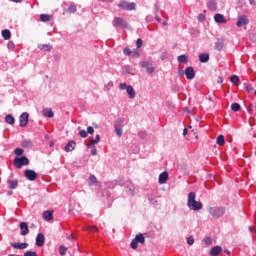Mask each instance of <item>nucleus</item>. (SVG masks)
Segmentation results:
<instances>
[{"instance_id": "f257e3e1", "label": "nucleus", "mask_w": 256, "mask_h": 256, "mask_svg": "<svg viewBox=\"0 0 256 256\" xmlns=\"http://www.w3.org/2000/svg\"><path fill=\"white\" fill-rule=\"evenodd\" d=\"M196 194L195 192H190L188 194V207L192 209V211H199L203 209V204L197 200H195Z\"/></svg>"}, {"instance_id": "f03ea898", "label": "nucleus", "mask_w": 256, "mask_h": 256, "mask_svg": "<svg viewBox=\"0 0 256 256\" xmlns=\"http://www.w3.org/2000/svg\"><path fill=\"white\" fill-rule=\"evenodd\" d=\"M29 163V158H27V156L16 157L13 161L14 167H16V169H21V167L27 166Z\"/></svg>"}, {"instance_id": "7ed1b4c3", "label": "nucleus", "mask_w": 256, "mask_h": 256, "mask_svg": "<svg viewBox=\"0 0 256 256\" xmlns=\"http://www.w3.org/2000/svg\"><path fill=\"white\" fill-rule=\"evenodd\" d=\"M118 7L123 11H135L137 5L133 2H127L125 0H122L119 2Z\"/></svg>"}, {"instance_id": "20e7f679", "label": "nucleus", "mask_w": 256, "mask_h": 256, "mask_svg": "<svg viewBox=\"0 0 256 256\" xmlns=\"http://www.w3.org/2000/svg\"><path fill=\"white\" fill-rule=\"evenodd\" d=\"M114 27H120L121 29H129V23L122 17H115L113 20Z\"/></svg>"}, {"instance_id": "39448f33", "label": "nucleus", "mask_w": 256, "mask_h": 256, "mask_svg": "<svg viewBox=\"0 0 256 256\" xmlns=\"http://www.w3.org/2000/svg\"><path fill=\"white\" fill-rule=\"evenodd\" d=\"M210 214L214 219H219V217H223L225 215V208H210Z\"/></svg>"}, {"instance_id": "423d86ee", "label": "nucleus", "mask_w": 256, "mask_h": 256, "mask_svg": "<svg viewBox=\"0 0 256 256\" xmlns=\"http://www.w3.org/2000/svg\"><path fill=\"white\" fill-rule=\"evenodd\" d=\"M29 123V113L24 112L19 117V125L20 127H27Z\"/></svg>"}, {"instance_id": "0eeeda50", "label": "nucleus", "mask_w": 256, "mask_h": 256, "mask_svg": "<svg viewBox=\"0 0 256 256\" xmlns=\"http://www.w3.org/2000/svg\"><path fill=\"white\" fill-rule=\"evenodd\" d=\"M24 176L26 177V179H28V181H35V179H37V174L35 173V171L29 169H26L24 171Z\"/></svg>"}, {"instance_id": "6e6552de", "label": "nucleus", "mask_w": 256, "mask_h": 256, "mask_svg": "<svg viewBox=\"0 0 256 256\" xmlns=\"http://www.w3.org/2000/svg\"><path fill=\"white\" fill-rule=\"evenodd\" d=\"M184 75L188 80L195 79V69L193 67H187L184 71Z\"/></svg>"}, {"instance_id": "1a4fd4ad", "label": "nucleus", "mask_w": 256, "mask_h": 256, "mask_svg": "<svg viewBox=\"0 0 256 256\" xmlns=\"http://www.w3.org/2000/svg\"><path fill=\"white\" fill-rule=\"evenodd\" d=\"M237 27H243V25H249V18L246 15H242L238 18L236 23Z\"/></svg>"}, {"instance_id": "9d476101", "label": "nucleus", "mask_w": 256, "mask_h": 256, "mask_svg": "<svg viewBox=\"0 0 256 256\" xmlns=\"http://www.w3.org/2000/svg\"><path fill=\"white\" fill-rule=\"evenodd\" d=\"M20 235H22V237L29 235V226L27 225V222L20 223Z\"/></svg>"}, {"instance_id": "9b49d317", "label": "nucleus", "mask_w": 256, "mask_h": 256, "mask_svg": "<svg viewBox=\"0 0 256 256\" xmlns=\"http://www.w3.org/2000/svg\"><path fill=\"white\" fill-rule=\"evenodd\" d=\"M36 245H37V247H43V245H45V236L43 235V233L37 234Z\"/></svg>"}, {"instance_id": "f8f14e48", "label": "nucleus", "mask_w": 256, "mask_h": 256, "mask_svg": "<svg viewBox=\"0 0 256 256\" xmlns=\"http://www.w3.org/2000/svg\"><path fill=\"white\" fill-rule=\"evenodd\" d=\"M141 66L147 70V73H149V74L155 73V68H153V64L145 61V62H142Z\"/></svg>"}, {"instance_id": "ddd939ff", "label": "nucleus", "mask_w": 256, "mask_h": 256, "mask_svg": "<svg viewBox=\"0 0 256 256\" xmlns=\"http://www.w3.org/2000/svg\"><path fill=\"white\" fill-rule=\"evenodd\" d=\"M169 179V173L167 172H162L160 175H159V180L158 182L160 183V185H163L165 183H167Z\"/></svg>"}, {"instance_id": "4468645a", "label": "nucleus", "mask_w": 256, "mask_h": 256, "mask_svg": "<svg viewBox=\"0 0 256 256\" xmlns=\"http://www.w3.org/2000/svg\"><path fill=\"white\" fill-rule=\"evenodd\" d=\"M11 247L14 249H27L29 247L28 243H11Z\"/></svg>"}, {"instance_id": "2eb2a0df", "label": "nucleus", "mask_w": 256, "mask_h": 256, "mask_svg": "<svg viewBox=\"0 0 256 256\" xmlns=\"http://www.w3.org/2000/svg\"><path fill=\"white\" fill-rule=\"evenodd\" d=\"M221 251H223V249L220 246H215L210 250V255L217 256L219 253H221Z\"/></svg>"}, {"instance_id": "dca6fc26", "label": "nucleus", "mask_w": 256, "mask_h": 256, "mask_svg": "<svg viewBox=\"0 0 256 256\" xmlns=\"http://www.w3.org/2000/svg\"><path fill=\"white\" fill-rule=\"evenodd\" d=\"M43 219H45V221H51L53 220V211L47 210L43 213Z\"/></svg>"}, {"instance_id": "f3484780", "label": "nucleus", "mask_w": 256, "mask_h": 256, "mask_svg": "<svg viewBox=\"0 0 256 256\" xmlns=\"http://www.w3.org/2000/svg\"><path fill=\"white\" fill-rule=\"evenodd\" d=\"M75 145V141H69L68 144L65 146V151H67V153H71V151L75 149Z\"/></svg>"}, {"instance_id": "a211bd4d", "label": "nucleus", "mask_w": 256, "mask_h": 256, "mask_svg": "<svg viewBox=\"0 0 256 256\" xmlns=\"http://www.w3.org/2000/svg\"><path fill=\"white\" fill-rule=\"evenodd\" d=\"M223 47H225V42H223V40H221V39H218L215 44V49L217 51H222Z\"/></svg>"}, {"instance_id": "6ab92c4d", "label": "nucleus", "mask_w": 256, "mask_h": 256, "mask_svg": "<svg viewBox=\"0 0 256 256\" xmlns=\"http://www.w3.org/2000/svg\"><path fill=\"white\" fill-rule=\"evenodd\" d=\"M101 141V136L97 134L94 139L90 140V144H88V147H93L94 145H97Z\"/></svg>"}, {"instance_id": "aec40b11", "label": "nucleus", "mask_w": 256, "mask_h": 256, "mask_svg": "<svg viewBox=\"0 0 256 256\" xmlns=\"http://www.w3.org/2000/svg\"><path fill=\"white\" fill-rule=\"evenodd\" d=\"M214 21L216 23H225V16H223L222 14H215Z\"/></svg>"}, {"instance_id": "412c9836", "label": "nucleus", "mask_w": 256, "mask_h": 256, "mask_svg": "<svg viewBox=\"0 0 256 256\" xmlns=\"http://www.w3.org/2000/svg\"><path fill=\"white\" fill-rule=\"evenodd\" d=\"M126 92L128 93L130 99H135V89H133V86H128Z\"/></svg>"}, {"instance_id": "4be33fe9", "label": "nucleus", "mask_w": 256, "mask_h": 256, "mask_svg": "<svg viewBox=\"0 0 256 256\" xmlns=\"http://www.w3.org/2000/svg\"><path fill=\"white\" fill-rule=\"evenodd\" d=\"M5 121L8 123V125H15V117H13L11 114L6 115Z\"/></svg>"}, {"instance_id": "5701e85b", "label": "nucleus", "mask_w": 256, "mask_h": 256, "mask_svg": "<svg viewBox=\"0 0 256 256\" xmlns=\"http://www.w3.org/2000/svg\"><path fill=\"white\" fill-rule=\"evenodd\" d=\"M2 37L5 41H9V39H11V31L7 29L2 30Z\"/></svg>"}, {"instance_id": "b1692460", "label": "nucleus", "mask_w": 256, "mask_h": 256, "mask_svg": "<svg viewBox=\"0 0 256 256\" xmlns=\"http://www.w3.org/2000/svg\"><path fill=\"white\" fill-rule=\"evenodd\" d=\"M199 61L200 63H207V61H209V54L207 53L200 54Z\"/></svg>"}, {"instance_id": "393cba45", "label": "nucleus", "mask_w": 256, "mask_h": 256, "mask_svg": "<svg viewBox=\"0 0 256 256\" xmlns=\"http://www.w3.org/2000/svg\"><path fill=\"white\" fill-rule=\"evenodd\" d=\"M22 147H25L26 149H31L33 147V142L31 140H23L21 142Z\"/></svg>"}, {"instance_id": "a878e982", "label": "nucleus", "mask_w": 256, "mask_h": 256, "mask_svg": "<svg viewBox=\"0 0 256 256\" xmlns=\"http://www.w3.org/2000/svg\"><path fill=\"white\" fill-rule=\"evenodd\" d=\"M39 49L41 51H51V49H53V46H51V44H40Z\"/></svg>"}, {"instance_id": "bb28decb", "label": "nucleus", "mask_w": 256, "mask_h": 256, "mask_svg": "<svg viewBox=\"0 0 256 256\" xmlns=\"http://www.w3.org/2000/svg\"><path fill=\"white\" fill-rule=\"evenodd\" d=\"M88 185H90V186L97 185V177H95V175L89 176Z\"/></svg>"}, {"instance_id": "cd10ccee", "label": "nucleus", "mask_w": 256, "mask_h": 256, "mask_svg": "<svg viewBox=\"0 0 256 256\" xmlns=\"http://www.w3.org/2000/svg\"><path fill=\"white\" fill-rule=\"evenodd\" d=\"M40 21H42L43 23H47L51 21V16L49 14H41Z\"/></svg>"}, {"instance_id": "c85d7f7f", "label": "nucleus", "mask_w": 256, "mask_h": 256, "mask_svg": "<svg viewBox=\"0 0 256 256\" xmlns=\"http://www.w3.org/2000/svg\"><path fill=\"white\" fill-rule=\"evenodd\" d=\"M44 116L49 117L50 119L54 117L55 113L51 109H44L43 110Z\"/></svg>"}, {"instance_id": "c756f323", "label": "nucleus", "mask_w": 256, "mask_h": 256, "mask_svg": "<svg viewBox=\"0 0 256 256\" xmlns=\"http://www.w3.org/2000/svg\"><path fill=\"white\" fill-rule=\"evenodd\" d=\"M208 9H210V11H217V3L214 1H210L208 2Z\"/></svg>"}, {"instance_id": "7c9ffc66", "label": "nucleus", "mask_w": 256, "mask_h": 256, "mask_svg": "<svg viewBox=\"0 0 256 256\" xmlns=\"http://www.w3.org/2000/svg\"><path fill=\"white\" fill-rule=\"evenodd\" d=\"M9 189H15L19 182L17 180H8Z\"/></svg>"}, {"instance_id": "2f4dec72", "label": "nucleus", "mask_w": 256, "mask_h": 256, "mask_svg": "<svg viewBox=\"0 0 256 256\" xmlns=\"http://www.w3.org/2000/svg\"><path fill=\"white\" fill-rule=\"evenodd\" d=\"M217 145L222 147V145H225V136L219 135L216 141Z\"/></svg>"}, {"instance_id": "473e14b6", "label": "nucleus", "mask_w": 256, "mask_h": 256, "mask_svg": "<svg viewBox=\"0 0 256 256\" xmlns=\"http://www.w3.org/2000/svg\"><path fill=\"white\" fill-rule=\"evenodd\" d=\"M84 231H91L92 233H97V231H99V228H97V226H86L84 227Z\"/></svg>"}, {"instance_id": "72a5a7b5", "label": "nucleus", "mask_w": 256, "mask_h": 256, "mask_svg": "<svg viewBox=\"0 0 256 256\" xmlns=\"http://www.w3.org/2000/svg\"><path fill=\"white\" fill-rule=\"evenodd\" d=\"M65 13H75L77 11V6L75 4H71L68 9L64 10Z\"/></svg>"}, {"instance_id": "f704fd0d", "label": "nucleus", "mask_w": 256, "mask_h": 256, "mask_svg": "<svg viewBox=\"0 0 256 256\" xmlns=\"http://www.w3.org/2000/svg\"><path fill=\"white\" fill-rule=\"evenodd\" d=\"M115 132L118 137H121V135H123V129L121 128L120 125L115 124Z\"/></svg>"}, {"instance_id": "c9c22d12", "label": "nucleus", "mask_w": 256, "mask_h": 256, "mask_svg": "<svg viewBox=\"0 0 256 256\" xmlns=\"http://www.w3.org/2000/svg\"><path fill=\"white\" fill-rule=\"evenodd\" d=\"M138 243H145V236L143 234H138L134 238Z\"/></svg>"}, {"instance_id": "e433bc0d", "label": "nucleus", "mask_w": 256, "mask_h": 256, "mask_svg": "<svg viewBox=\"0 0 256 256\" xmlns=\"http://www.w3.org/2000/svg\"><path fill=\"white\" fill-rule=\"evenodd\" d=\"M231 109L234 111V112H237V111H241V105L239 103H233L231 105Z\"/></svg>"}, {"instance_id": "4c0bfd02", "label": "nucleus", "mask_w": 256, "mask_h": 256, "mask_svg": "<svg viewBox=\"0 0 256 256\" xmlns=\"http://www.w3.org/2000/svg\"><path fill=\"white\" fill-rule=\"evenodd\" d=\"M230 81H231V83H233L234 85H238V84H239V76H237V75L231 76Z\"/></svg>"}, {"instance_id": "58836bf2", "label": "nucleus", "mask_w": 256, "mask_h": 256, "mask_svg": "<svg viewBox=\"0 0 256 256\" xmlns=\"http://www.w3.org/2000/svg\"><path fill=\"white\" fill-rule=\"evenodd\" d=\"M188 59H187V55H180L178 56V62L179 63H187Z\"/></svg>"}, {"instance_id": "ea45409f", "label": "nucleus", "mask_w": 256, "mask_h": 256, "mask_svg": "<svg viewBox=\"0 0 256 256\" xmlns=\"http://www.w3.org/2000/svg\"><path fill=\"white\" fill-rule=\"evenodd\" d=\"M136 47L137 49H141L143 47V40L141 38L136 40Z\"/></svg>"}, {"instance_id": "a19ab883", "label": "nucleus", "mask_w": 256, "mask_h": 256, "mask_svg": "<svg viewBox=\"0 0 256 256\" xmlns=\"http://www.w3.org/2000/svg\"><path fill=\"white\" fill-rule=\"evenodd\" d=\"M14 153H15V155H17L19 157V156L23 155L24 151L22 148H16L14 150Z\"/></svg>"}, {"instance_id": "79ce46f5", "label": "nucleus", "mask_w": 256, "mask_h": 256, "mask_svg": "<svg viewBox=\"0 0 256 256\" xmlns=\"http://www.w3.org/2000/svg\"><path fill=\"white\" fill-rule=\"evenodd\" d=\"M59 253H60V255H65V253H67V247H65V246H60V248H59Z\"/></svg>"}, {"instance_id": "37998d69", "label": "nucleus", "mask_w": 256, "mask_h": 256, "mask_svg": "<svg viewBox=\"0 0 256 256\" xmlns=\"http://www.w3.org/2000/svg\"><path fill=\"white\" fill-rule=\"evenodd\" d=\"M130 247H131V249H137L138 242L135 240V238L132 240Z\"/></svg>"}, {"instance_id": "c03bdc74", "label": "nucleus", "mask_w": 256, "mask_h": 256, "mask_svg": "<svg viewBox=\"0 0 256 256\" xmlns=\"http://www.w3.org/2000/svg\"><path fill=\"white\" fill-rule=\"evenodd\" d=\"M204 243H205V245H211V244L213 243V240H211L210 237H206V238L204 239Z\"/></svg>"}, {"instance_id": "a18cd8bd", "label": "nucleus", "mask_w": 256, "mask_h": 256, "mask_svg": "<svg viewBox=\"0 0 256 256\" xmlns=\"http://www.w3.org/2000/svg\"><path fill=\"white\" fill-rule=\"evenodd\" d=\"M24 256H37V252L27 251L26 253H24Z\"/></svg>"}, {"instance_id": "49530a36", "label": "nucleus", "mask_w": 256, "mask_h": 256, "mask_svg": "<svg viewBox=\"0 0 256 256\" xmlns=\"http://www.w3.org/2000/svg\"><path fill=\"white\" fill-rule=\"evenodd\" d=\"M79 135H80V137H82L83 139H85V137H87V131H85V130H80V131H79Z\"/></svg>"}, {"instance_id": "de8ad7c7", "label": "nucleus", "mask_w": 256, "mask_h": 256, "mask_svg": "<svg viewBox=\"0 0 256 256\" xmlns=\"http://www.w3.org/2000/svg\"><path fill=\"white\" fill-rule=\"evenodd\" d=\"M187 243L188 245H193V243H195V239L192 236H190L187 238Z\"/></svg>"}, {"instance_id": "09e8293b", "label": "nucleus", "mask_w": 256, "mask_h": 256, "mask_svg": "<svg viewBox=\"0 0 256 256\" xmlns=\"http://www.w3.org/2000/svg\"><path fill=\"white\" fill-rule=\"evenodd\" d=\"M87 133H89L90 135H93V133H95V129L92 126H88Z\"/></svg>"}, {"instance_id": "8fccbe9b", "label": "nucleus", "mask_w": 256, "mask_h": 256, "mask_svg": "<svg viewBox=\"0 0 256 256\" xmlns=\"http://www.w3.org/2000/svg\"><path fill=\"white\" fill-rule=\"evenodd\" d=\"M7 47H8V49L13 50V49H15V43L10 41V42H8Z\"/></svg>"}, {"instance_id": "3c124183", "label": "nucleus", "mask_w": 256, "mask_h": 256, "mask_svg": "<svg viewBox=\"0 0 256 256\" xmlns=\"http://www.w3.org/2000/svg\"><path fill=\"white\" fill-rule=\"evenodd\" d=\"M123 53H124V55L129 56V55H131V49H129V48H124Z\"/></svg>"}, {"instance_id": "603ef678", "label": "nucleus", "mask_w": 256, "mask_h": 256, "mask_svg": "<svg viewBox=\"0 0 256 256\" xmlns=\"http://www.w3.org/2000/svg\"><path fill=\"white\" fill-rule=\"evenodd\" d=\"M131 55L133 57H139V51H137V49H135V50L131 51Z\"/></svg>"}, {"instance_id": "864d4df0", "label": "nucleus", "mask_w": 256, "mask_h": 256, "mask_svg": "<svg viewBox=\"0 0 256 256\" xmlns=\"http://www.w3.org/2000/svg\"><path fill=\"white\" fill-rule=\"evenodd\" d=\"M119 87L122 91H124V89H127L129 86H127V83H121Z\"/></svg>"}, {"instance_id": "5fc2aeb1", "label": "nucleus", "mask_w": 256, "mask_h": 256, "mask_svg": "<svg viewBox=\"0 0 256 256\" xmlns=\"http://www.w3.org/2000/svg\"><path fill=\"white\" fill-rule=\"evenodd\" d=\"M245 90L247 91V93H251V91H253V86L252 85H247L245 87Z\"/></svg>"}, {"instance_id": "6e6d98bb", "label": "nucleus", "mask_w": 256, "mask_h": 256, "mask_svg": "<svg viewBox=\"0 0 256 256\" xmlns=\"http://www.w3.org/2000/svg\"><path fill=\"white\" fill-rule=\"evenodd\" d=\"M249 125L250 127H253V125H255V118L253 117L249 118Z\"/></svg>"}, {"instance_id": "4d7b16f0", "label": "nucleus", "mask_w": 256, "mask_h": 256, "mask_svg": "<svg viewBox=\"0 0 256 256\" xmlns=\"http://www.w3.org/2000/svg\"><path fill=\"white\" fill-rule=\"evenodd\" d=\"M91 155H93L94 157L97 155V149H92L91 150Z\"/></svg>"}, {"instance_id": "13d9d810", "label": "nucleus", "mask_w": 256, "mask_h": 256, "mask_svg": "<svg viewBox=\"0 0 256 256\" xmlns=\"http://www.w3.org/2000/svg\"><path fill=\"white\" fill-rule=\"evenodd\" d=\"M178 75H185V71H183L182 69H180V70L178 71Z\"/></svg>"}, {"instance_id": "bf43d9fd", "label": "nucleus", "mask_w": 256, "mask_h": 256, "mask_svg": "<svg viewBox=\"0 0 256 256\" xmlns=\"http://www.w3.org/2000/svg\"><path fill=\"white\" fill-rule=\"evenodd\" d=\"M253 231H255V228H253V226H250V227H249V232H250V233H253Z\"/></svg>"}, {"instance_id": "052dcab7", "label": "nucleus", "mask_w": 256, "mask_h": 256, "mask_svg": "<svg viewBox=\"0 0 256 256\" xmlns=\"http://www.w3.org/2000/svg\"><path fill=\"white\" fill-rule=\"evenodd\" d=\"M217 81H218V83H223V78L219 77Z\"/></svg>"}, {"instance_id": "680f3d73", "label": "nucleus", "mask_w": 256, "mask_h": 256, "mask_svg": "<svg viewBox=\"0 0 256 256\" xmlns=\"http://www.w3.org/2000/svg\"><path fill=\"white\" fill-rule=\"evenodd\" d=\"M250 5H255V0H249Z\"/></svg>"}, {"instance_id": "e2e57ef3", "label": "nucleus", "mask_w": 256, "mask_h": 256, "mask_svg": "<svg viewBox=\"0 0 256 256\" xmlns=\"http://www.w3.org/2000/svg\"><path fill=\"white\" fill-rule=\"evenodd\" d=\"M224 253H226V255H231V251L229 250H225Z\"/></svg>"}, {"instance_id": "0e129e2a", "label": "nucleus", "mask_w": 256, "mask_h": 256, "mask_svg": "<svg viewBox=\"0 0 256 256\" xmlns=\"http://www.w3.org/2000/svg\"><path fill=\"white\" fill-rule=\"evenodd\" d=\"M183 135H184V136L187 135V128H184V130H183Z\"/></svg>"}, {"instance_id": "69168bd1", "label": "nucleus", "mask_w": 256, "mask_h": 256, "mask_svg": "<svg viewBox=\"0 0 256 256\" xmlns=\"http://www.w3.org/2000/svg\"><path fill=\"white\" fill-rule=\"evenodd\" d=\"M251 37H252V39H254L256 41V35L255 34H252Z\"/></svg>"}, {"instance_id": "338daca9", "label": "nucleus", "mask_w": 256, "mask_h": 256, "mask_svg": "<svg viewBox=\"0 0 256 256\" xmlns=\"http://www.w3.org/2000/svg\"><path fill=\"white\" fill-rule=\"evenodd\" d=\"M55 145V143L50 142V147H53Z\"/></svg>"}, {"instance_id": "774afa93", "label": "nucleus", "mask_w": 256, "mask_h": 256, "mask_svg": "<svg viewBox=\"0 0 256 256\" xmlns=\"http://www.w3.org/2000/svg\"><path fill=\"white\" fill-rule=\"evenodd\" d=\"M31 227H37L34 223L31 224Z\"/></svg>"}]
</instances>
